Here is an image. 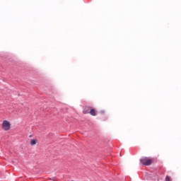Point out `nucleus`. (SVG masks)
<instances>
[{
	"instance_id": "1",
	"label": "nucleus",
	"mask_w": 181,
	"mask_h": 181,
	"mask_svg": "<svg viewBox=\"0 0 181 181\" xmlns=\"http://www.w3.org/2000/svg\"><path fill=\"white\" fill-rule=\"evenodd\" d=\"M140 163L141 165H144V166H151L152 165V162H153V160L152 158L150 157H143L140 158Z\"/></svg>"
},
{
	"instance_id": "2",
	"label": "nucleus",
	"mask_w": 181,
	"mask_h": 181,
	"mask_svg": "<svg viewBox=\"0 0 181 181\" xmlns=\"http://www.w3.org/2000/svg\"><path fill=\"white\" fill-rule=\"evenodd\" d=\"M2 128L4 131H9L11 129V123L8 120H4L2 124Z\"/></svg>"
},
{
	"instance_id": "3",
	"label": "nucleus",
	"mask_w": 181,
	"mask_h": 181,
	"mask_svg": "<svg viewBox=\"0 0 181 181\" xmlns=\"http://www.w3.org/2000/svg\"><path fill=\"white\" fill-rule=\"evenodd\" d=\"M91 106H86L83 110V114H90V112L91 111Z\"/></svg>"
},
{
	"instance_id": "4",
	"label": "nucleus",
	"mask_w": 181,
	"mask_h": 181,
	"mask_svg": "<svg viewBox=\"0 0 181 181\" xmlns=\"http://www.w3.org/2000/svg\"><path fill=\"white\" fill-rule=\"evenodd\" d=\"M89 114L92 115V117H95V115H97V111L95 110V109L91 107Z\"/></svg>"
},
{
	"instance_id": "5",
	"label": "nucleus",
	"mask_w": 181,
	"mask_h": 181,
	"mask_svg": "<svg viewBox=\"0 0 181 181\" xmlns=\"http://www.w3.org/2000/svg\"><path fill=\"white\" fill-rule=\"evenodd\" d=\"M36 144H37V140L35 139H33L30 141V144L31 145V146H35V145H36Z\"/></svg>"
},
{
	"instance_id": "6",
	"label": "nucleus",
	"mask_w": 181,
	"mask_h": 181,
	"mask_svg": "<svg viewBox=\"0 0 181 181\" xmlns=\"http://www.w3.org/2000/svg\"><path fill=\"white\" fill-rule=\"evenodd\" d=\"M165 181H172V178H170V177L167 175L165 177Z\"/></svg>"
}]
</instances>
